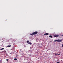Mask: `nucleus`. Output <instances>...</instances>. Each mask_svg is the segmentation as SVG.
Instances as JSON below:
<instances>
[{
	"instance_id": "14",
	"label": "nucleus",
	"mask_w": 63,
	"mask_h": 63,
	"mask_svg": "<svg viewBox=\"0 0 63 63\" xmlns=\"http://www.w3.org/2000/svg\"><path fill=\"white\" fill-rule=\"evenodd\" d=\"M55 55H57V53H55Z\"/></svg>"
},
{
	"instance_id": "1",
	"label": "nucleus",
	"mask_w": 63,
	"mask_h": 63,
	"mask_svg": "<svg viewBox=\"0 0 63 63\" xmlns=\"http://www.w3.org/2000/svg\"><path fill=\"white\" fill-rule=\"evenodd\" d=\"M38 33L37 32H35L32 33L30 35H36V34H37Z\"/></svg>"
},
{
	"instance_id": "12",
	"label": "nucleus",
	"mask_w": 63,
	"mask_h": 63,
	"mask_svg": "<svg viewBox=\"0 0 63 63\" xmlns=\"http://www.w3.org/2000/svg\"><path fill=\"white\" fill-rule=\"evenodd\" d=\"M60 63V62H57L56 63Z\"/></svg>"
},
{
	"instance_id": "13",
	"label": "nucleus",
	"mask_w": 63,
	"mask_h": 63,
	"mask_svg": "<svg viewBox=\"0 0 63 63\" xmlns=\"http://www.w3.org/2000/svg\"><path fill=\"white\" fill-rule=\"evenodd\" d=\"M6 61H8V59H6Z\"/></svg>"
},
{
	"instance_id": "2",
	"label": "nucleus",
	"mask_w": 63,
	"mask_h": 63,
	"mask_svg": "<svg viewBox=\"0 0 63 63\" xmlns=\"http://www.w3.org/2000/svg\"><path fill=\"white\" fill-rule=\"evenodd\" d=\"M54 42H62V40H55Z\"/></svg>"
},
{
	"instance_id": "6",
	"label": "nucleus",
	"mask_w": 63,
	"mask_h": 63,
	"mask_svg": "<svg viewBox=\"0 0 63 63\" xmlns=\"http://www.w3.org/2000/svg\"><path fill=\"white\" fill-rule=\"evenodd\" d=\"M3 49H4V48H2L1 49H0V50H3Z\"/></svg>"
},
{
	"instance_id": "17",
	"label": "nucleus",
	"mask_w": 63,
	"mask_h": 63,
	"mask_svg": "<svg viewBox=\"0 0 63 63\" xmlns=\"http://www.w3.org/2000/svg\"><path fill=\"white\" fill-rule=\"evenodd\" d=\"M29 55L30 56H31V55Z\"/></svg>"
},
{
	"instance_id": "11",
	"label": "nucleus",
	"mask_w": 63,
	"mask_h": 63,
	"mask_svg": "<svg viewBox=\"0 0 63 63\" xmlns=\"http://www.w3.org/2000/svg\"><path fill=\"white\" fill-rule=\"evenodd\" d=\"M27 43H29V41H27Z\"/></svg>"
},
{
	"instance_id": "10",
	"label": "nucleus",
	"mask_w": 63,
	"mask_h": 63,
	"mask_svg": "<svg viewBox=\"0 0 63 63\" xmlns=\"http://www.w3.org/2000/svg\"><path fill=\"white\" fill-rule=\"evenodd\" d=\"M14 60H17V59L15 58L14 59Z\"/></svg>"
},
{
	"instance_id": "4",
	"label": "nucleus",
	"mask_w": 63,
	"mask_h": 63,
	"mask_svg": "<svg viewBox=\"0 0 63 63\" xmlns=\"http://www.w3.org/2000/svg\"><path fill=\"white\" fill-rule=\"evenodd\" d=\"M48 35V33H46L44 34V35Z\"/></svg>"
},
{
	"instance_id": "5",
	"label": "nucleus",
	"mask_w": 63,
	"mask_h": 63,
	"mask_svg": "<svg viewBox=\"0 0 63 63\" xmlns=\"http://www.w3.org/2000/svg\"><path fill=\"white\" fill-rule=\"evenodd\" d=\"M11 46H11V45L8 46H7V47H11Z\"/></svg>"
},
{
	"instance_id": "16",
	"label": "nucleus",
	"mask_w": 63,
	"mask_h": 63,
	"mask_svg": "<svg viewBox=\"0 0 63 63\" xmlns=\"http://www.w3.org/2000/svg\"><path fill=\"white\" fill-rule=\"evenodd\" d=\"M58 55H60V54H58Z\"/></svg>"
},
{
	"instance_id": "9",
	"label": "nucleus",
	"mask_w": 63,
	"mask_h": 63,
	"mask_svg": "<svg viewBox=\"0 0 63 63\" xmlns=\"http://www.w3.org/2000/svg\"><path fill=\"white\" fill-rule=\"evenodd\" d=\"M29 44H30V45H32V43L30 42L29 43Z\"/></svg>"
},
{
	"instance_id": "15",
	"label": "nucleus",
	"mask_w": 63,
	"mask_h": 63,
	"mask_svg": "<svg viewBox=\"0 0 63 63\" xmlns=\"http://www.w3.org/2000/svg\"><path fill=\"white\" fill-rule=\"evenodd\" d=\"M62 47H63V44L62 45Z\"/></svg>"
},
{
	"instance_id": "3",
	"label": "nucleus",
	"mask_w": 63,
	"mask_h": 63,
	"mask_svg": "<svg viewBox=\"0 0 63 63\" xmlns=\"http://www.w3.org/2000/svg\"><path fill=\"white\" fill-rule=\"evenodd\" d=\"M59 37V35H55L54 36V37Z\"/></svg>"
},
{
	"instance_id": "8",
	"label": "nucleus",
	"mask_w": 63,
	"mask_h": 63,
	"mask_svg": "<svg viewBox=\"0 0 63 63\" xmlns=\"http://www.w3.org/2000/svg\"><path fill=\"white\" fill-rule=\"evenodd\" d=\"M49 37H50V38H52V36L51 35H50L49 36Z\"/></svg>"
},
{
	"instance_id": "7",
	"label": "nucleus",
	"mask_w": 63,
	"mask_h": 63,
	"mask_svg": "<svg viewBox=\"0 0 63 63\" xmlns=\"http://www.w3.org/2000/svg\"><path fill=\"white\" fill-rule=\"evenodd\" d=\"M3 53H4L5 52H6V51H2Z\"/></svg>"
}]
</instances>
